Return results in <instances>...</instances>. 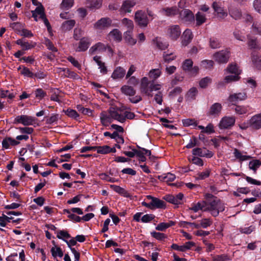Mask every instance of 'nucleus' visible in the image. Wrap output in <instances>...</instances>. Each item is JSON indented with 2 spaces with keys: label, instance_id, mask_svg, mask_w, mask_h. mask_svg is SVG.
<instances>
[{
  "label": "nucleus",
  "instance_id": "1",
  "mask_svg": "<svg viewBox=\"0 0 261 261\" xmlns=\"http://www.w3.org/2000/svg\"><path fill=\"white\" fill-rule=\"evenodd\" d=\"M162 74L161 69L160 68L152 69L148 72L149 77L152 80L149 82L147 77H144L141 79L140 90L142 93L152 97V92L158 91L161 89L162 85L159 84H155L154 81L158 79Z\"/></svg>",
  "mask_w": 261,
  "mask_h": 261
},
{
  "label": "nucleus",
  "instance_id": "2",
  "mask_svg": "<svg viewBox=\"0 0 261 261\" xmlns=\"http://www.w3.org/2000/svg\"><path fill=\"white\" fill-rule=\"evenodd\" d=\"M206 211L209 212L214 216H217L220 212L225 210L224 204L219 199H214L211 202H206Z\"/></svg>",
  "mask_w": 261,
  "mask_h": 261
},
{
  "label": "nucleus",
  "instance_id": "3",
  "mask_svg": "<svg viewBox=\"0 0 261 261\" xmlns=\"http://www.w3.org/2000/svg\"><path fill=\"white\" fill-rule=\"evenodd\" d=\"M210 7L206 4L199 6V11L196 13L195 19L196 26H200L206 22L207 15L210 13Z\"/></svg>",
  "mask_w": 261,
  "mask_h": 261
},
{
  "label": "nucleus",
  "instance_id": "4",
  "mask_svg": "<svg viewBox=\"0 0 261 261\" xmlns=\"http://www.w3.org/2000/svg\"><path fill=\"white\" fill-rule=\"evenodd\" d=\"M112 21L108 17H103L97 20L93 25L94 29L101 32L111 26Z\"/></svg>",
  "mask_w": 261,
  "mask_h": 261
},
{
  "label": "nucleus",
  "instance_id": "5",
  "mask_svg": "<svg viewBox=\"0 0 261 261\" xmlns=\"http://www.w3.org/2000/svg\"><path fill=\"white\" fill-rule=\"evenodd\" d=\"M230 51L228 48L222 49L213 55V59L219 63H226L229 58Z\"/></svg>",
  "mask_w": 261,
  "mask_h": 261
},
{
  "label": "nucleus",
  "instance_id": "6",
  "mask_svg": "<svg viewBox=\"0 0 261 261\" xmlns=\"http://www.w3.org/2000/svg\"><path fill=\"white\" fill-rule=\"evenodd\" d=\"M212 7L218 17L225 18L228 15V13L220 2L215 1L212 3Z\"/></svg>",
  "mask_w": 261,
  "mask_h": 261
},
{
  "label": "nucleus",
  "instance_id": "7",
  "mask_svg": "<svg viewBox=\"0 0 261 261\" xmlns=\"http://www.w3.org/2000/svg\"><path fill=\"white\" fill-rule=\"evenodd\" d=\"M135 20L141 27H145L147 25L149 19L145 12L139 10L135 13Z\"/></svg>",
  "mask_w": 261,
  "mask_h": 261
},
{
  "label": "nucleus",
  "instance_id": "8",
  "mask_svg": "<svg viewBox=\"0 0 261 261\" xmlns=\"http://www.w3.org/2000/svg\"><path fill=\"white\" fill-rule=\"evenodd\" d=\"M106 50L110 53L112 55L113 54V51L112 48L108 44H105L101 42H98L93 45L89 49V52L93 54L95 53H102Z\"/></svg>",
  "mask_w": 261,
  "mask_h": 261
},
{
  "label": "nucleus",
  "instance_id": "9",
  "mask_svg": "<svg viewBox=\"0 0 261 261\" xmlns=\"http://www.w3.org/2000/svg\"><path fill=\"white\" fill-rule=\"evenodd\" d=\"M235 122L234 117L224 116L220 120L218 126L220 129H228L234 125Z\"/></svg>",
  "mask_w": 261,
  "mask_h": 261
},
{
  "label": "nucleus",
  "instance_id": "10",
  "mask_svg": "<svg viewBox=\"0 0 261 261\" xmlns=\"http://www.w3.org/2000/svg\"><path fill=\"white\" fill-rule=\"evenodd\" d=\"M35 121V118L32 116L22 115L16 116L14 119L15 123H20L23 125H33Z\"/></svg>",
  "mask_w": 261,
  "mask_h": 261
},
{
  "label": "nucleus",
  "instance_id": "11",
  "mask_svg": "<svg viewBox=\"0 0 261 261\" xmlns=\"http://www.w3.org/2000/svg\"><path fill=\"white\" fill-rule=\"evenodd\" d=\"M109 113L111 116V118H112L113 120H116L120 122H124V117L123 116V111L121 109L111 107L109 109Z\"/></svg>",
  "mask_w": 261,
  "mask_h": 261
},
{
  "label": "nucleus",
  "instance_id": "12",
  "mask_svg": "<svg viewBox=\"0 0 261 261\" xmlns=\"http://www.w3.org/2000/svg\"><path fill=\"white\" fill-rule=\"evenodd\" d=\"M247 98V93L244 91L241 92L230 94L228 98V101L232 105H236L239 101L245 100Z\"/></svg>",
  "mask_w": 261,
  "mask_h": 261
},
{
  "label": "nucleus",
  "instance_id": "13",
  "mask_svg": "<svg viewBox=\"0 0 261 261\" xmlns=\"http://www.w3.org/2000/svg\"><path fill=\"white\" fill-rule=\"evenodd\" d=\"M167 34L171 40H177L181 34V30L179 25H173L169 27L167 30Z\"/></svg>",
  "mask_w": 261,
  "mask_h": 261
},
{
  "label": "nucleus",
  "instance_id": "14",
  "mask_svg": "<svg viewBox=\"0 0 261 261\" xmlns=\"http://www.w3.org/2000/svg\"><path fill=\"white\" fill-rule=\"evenodd\" d=\"M179 18L184 22L191 23L195 20V16L193 12L189 9H185L179 12Z\"/></svg>",
  "mask_w": 261,
  "mask_h": 261
},
{
  "label": "nucleus",
  "instance_id": "15",
  "mask_svg": "<svg viewBox=\"0 0 261 261\" xmlns=\"http://www.w3.org/2000/svg\"><path fill=\"white\" fill-rule=\"evenodd\" d=\"M137 0H126L123 1L120 11L121 13H130L132 9L136 5Z\"/></svg>",
  "mask_w": 261,
  "mask_h": 261
},
{
  "label": "nucleus",
  "instance_id": "16",
  "mask_svg": "<svg viewBox=\"0 0 261 261\" xmlns=\"http://www.w3.org/2000/svg\"><path fill=\"white\" fill-rule=\"evenodd\" d=\"M13 28L18 31V33L25 37H31L33 36L32 33L23 28L22 24L20 23H14L12 24Z\"/></svg>",
  "mask_w": 261,
  "mask_h": 261
},
{
  "label": "nucleus",
  "instance_id": "17",
  "mask_svg": "<svg viewBox=\"0 0 261 261\" xmlns=\"http://www.w3.org/2000/svg\"><path fill=\"white\" fill-rule=\"evenodd\" d=\"M107 39L110 41L119 42L122 40V34L118 29H114L108 34Z\"/></svg>",
  "mask_w": 261,
  "mask_h": 261
},
{
  "label": "nucleus",
  "instance_id": "18",
  "mask_svg": "<svg viewBox=\"0 0 261 261\" xmlns=\"http://www.w3.org/2000/svg\"><path fill=\"white\" fill-rule=\"evenodd\" d=\"M222 109V107L221 103H215L211 106L207 115L214 117H217L220 115Z\"/></svg>",
  "mask_w": 261,
  "mask_h": 261
},
{
  "label": "nucleus",
  "instance_id": "19",
  "mask_svg": "<svg viewBox=\"0 0 261 261\" xmlns=\"http://www.w3.org/2000/svg\"><path fill=\"white\" fill-rule=\"evenodd\" d=\"M90 42L89 39L83 38L81 39L79 44L74 45V49L76 51H84L89 47Z\"/></svg>",
  "mask_w": 261,
  "mask_h": 261
},
{
  "label": "nucleus",
  "instance_id": "20",
  "mask_svg": "<svg viewBox=\"0 0 261 261\" xmlns=\"http://www.w3.org/2000/svg\"><path fill=\"white\" fill-rule=\"evenodd\" d=\"M159 12L163 15L172 17L178 14L179 11L176 7H173L162 8Z\"/></svg>",
  "mask_w": 261,
  "mask_h": 261
},
{
  "label": "nucleus",
  "instance_id": "21",
  "mask_svg": "<svg viewBox=\"0 0 261 261\" xmlns=\"http://www.w3.org/2000/svg\"><path fill=\"white\" fill-rule=\"evenodd\" d=\"M249 120L252 128L256 129L261 128V113L253 116Z\"/></svg>",
  "mask_w": 261,
  "mask_h": 261
},
{
  "label": "nucleus",
  "instance_id": "22",
  "mask_svg": "<svg viewBox=\"0 0 261 261\" xmlns=\"http://www.w3.org/2000/svg\"><path fill=\"white\" fill-rule=\"evenodd\" d=\"M32 17L36 21H38L41 18L45 16L43 7H37L34 10L31 11Z\"/></svg>",
  "mask_w": 261,
  "mask_h": 261
},
{
  "label": "nucleus",
  "instance_id": "23",
  "mask_svg": "<svg viewBox=\"0 0 261 261\" xmlns=\"http://www.w3.org/2000/svg\"><path fill=\"white\" fill-rule=\"evenodd\" d=\"M125 72V70L123 68L118 66L114 70L111 77L115 80L121 79L124 76Z\"/></svg>",
  "mask_w": 261,
  "mask_h": 261
},
{
  "label": "nucleus",
  "instance_id": "24",
  "mask_svg": "<svg viewBox=\"0 0 261 261\" xmlns=\"http://www.w3.org/2000/svg\"><path fill=\"white\" fill-rule=\"evenodd\" d=\"M252 64L254 68L257 70H261V56L256 53L251 54Z\"/></svg>",
  "mask_w": 261,
  "mask_h": 261
},
{
  "label": "nucleus",
  "instance_id": "25",
  "mask_svg": "<svg viewBox=\"0 0 261 261\" xmlns=\"http://www.w3.org/2000/svg\"><path fill=\"white\" fill-rule=\"evenodd\" d=\"M193 37L192 31L189 29H186L182 36V44L185 46L187 45L191 41Z\"/></svg>",
  "mask_w": 261,
  "mask_h": 261
},
{
  "label": "nucleus",
  "instance_id": "26",
  "mask_svg": "<svg viewBox=\"0 0 261 261\" xmlns=\"http://www.w3.org/2000/svg\"><path fill=\"white\" fill-rule=\"evenodd\" d=\"M93 60L96 63L102 74H106L108 72L107 67L105 63L101 61L100 56H96L93 57Z\"/></svg>",
  "mask_w": 261,
  "mask_h": 261
},
{
  "label": "nucleus",
  "instance_id": "27",
  "mask_svg": "<svg viewBox=\"0 0 261 261\" xmlns=\"http://www.w3.org/2000/svg\"><path fill=\"white\" fill-rule=\"evenodd\" d=\"M225 73H231L236 76H240L241 70L236 64H231L225 69Z\"/></svg>",
  "mask_w": 261,
  "mask_h": 261
},
{
  "label": "nucleus",
  "instance_id": "28",
  "mask_svg": "<svg viewBox=\"0 0 261 261\" xmlns=\"http://www.w3.org/2000/svg\"><path fill=\"white\" fill-rule=\"evenodd\" d=\"M111 116L109 113V110L108 112H102L100 114V118L101 123L103 125L108 126L113 121L112 118H111Z\"/></svg>",
  "mask_w": 261,
  "mask_h": 261
},
{
  "label": "nucleus",
  "instance_id": "29",
  "mask_svg": "<svg viewBox=\"0 0 261 261\" xmlns=\"http://www.w3.org/2000/svg\"><path fill=\"white\" fill-rule=\"evenodd\" d=\"M102 4V0H87V6L92 10L99 9Z\"/></svg>",
  "mask_w": 261,
  "mask_h": 261
},
{
  "label": "nucleus",
  "instance_id": "30",
  "mask_svg": "<svg viewBox=\"0 0 261 261\" xmlns=\"http://www.w3.org/2000/svg\"><path fill=\"white\" fill-rule=\"evenodd\" d=\"M176 176L174 174L171 173H167L158 176V179L162 181L169 184L170 182L175 180Z\"/></svg>",
  "mask_w": 261,
  "mask_h": 261
},
{
  "label": "nucleus",
  "instance_id": "31",
  "mask_svg": "<svg viewBox=\"0 0 261 261\" xmlns=\"http://www.w3.org/2000/svg\"><path fill=\"white\" fill-rule=\"evenodd\" d=\"M206 202L202 201L198 202L196 204H193L192 206L190 208L191 210L193 211L194 212H197L199 210L202 211H206Z\"/></svg>",
  "mask_w": 261,
  "mask_h": 261
},
{
  "label": "nucleus",
  "instance_id": "32",
  "mask_svg": "<svg viewBox=\"0 0 261 261\" xmlns=\"http://www.w3.org/2000/svg\"><path fill=\"white\" fill-rule=\"evenodd\" d=\"M19 144V142L10 137L6 138L2 141V147L5 149H8L10 145L15 146Z\"/></svg>",
  "mask_w": 261,
  "mask_h": 261
},
{
  "label": "nucleus",
  "instance_id": "33",
  "mask_svg": "<svg viewBox=\"0 0 261 261\" xmlns=\"http://www.w3.org/2000/svg\"><path fill=\"white\" fill-rule=\"evenodd\" d=\"M229 15L236 20L240 19L242 17V12L237 8H228Z\"/></svg>",
  "mask_w": 261,
  "mask_h": 261
},
{
  "label": "nucleus",
  "instance_id": "34",
  "mask_svg": "<svg viewBox=\"0 0 261 261\" xmlns=\"http://www.w3.org/2000/svg\"><path fill=\"white\" fill-rule=\"evenodd\" d=\"M75 24L74 20L70 19L63 22L61 25L62 31L67 32L71 30Z\"/></svg>",
  "mask_w": 261,
  "mask_h": 261
},
{
  "label": "nucleus",
  "instance_id": "35",
  "mask_svg": "<svg viewBox=\"0 0 261 261\" xmlns=\"http://www.w3.org/2000/svg\"><path fill=\"white\" fill-rule=\"evenodd\" d=\"M248 45L251 49H259L260 47L256 38H251L250 35H247Z\"/></svg>",
  "mask_w": 261,
  "mask_h": 261
},
{
  "label": "nucleus",
  "instance_id": "36",
  "mask_svg": "<svg viewBox=\"0 0 261 261\" xmlns=\"http://www.w3.org/2000/svg\"><path fill=\"white\" fill-rule=\"evenodd\" d=\"M251 31L253 34L261 36V22L254 21L251 27Z\"/></svg>",
  "mask_w": 261,
  "mask_h": 261
},
{
  "label": "nucleus",
  "instance_id": "37",
  "mask_svg": "<svg viewBox=\"0 0 261 261\" xmlns=\"http://www.w3.org/2000/svg\"><path fill=\"white\" fill-rule=\"evenodd\" d=\"M225 77L224 78V83L228 84L231 82H236L240 80V77L236 76L233 74L225 73Z\"/></svg>",
  "mask_w": 261,
  "mask_h": 261
},
{
  "label": "nucleus",
  "instance_id": "38",
  "mask_svg": "<svg viewBox=\"0 0 261 261\" xmlns=\"http://www.w3.org/2000/svg\"><path fill=\"white\" fill-rule=\"evenodd\" d=\"M124 39L130 45H135L137 42L136 40L133 37L132 31H127L124 33Z\"/></svg>",
  "mask_w": 261,
  "mask_h": 261
},
{
  "label": "nucleus",
  "instance_id": "39",
  "mask_svg": "<svg viewBox=\"0 0 261 261\" xmlns=\"http://www.w3.org/2000/svg\"><path fill=\"white\" fill-rule=\"evenodd\" d=\"M174 224L175 223L172 221H170L168 223H160L155 227V229L159 231H164L168 228L174 225Z\"/></svg>",
  "mask_w": 261,
  "mask_h": 261
},
{
  "label": "nucleus",
  "instance_id": "40",
  "mask_svg": "<svg viewBox=\"0 0 261 261\" xmlns=\"http://www.w3.org/2000/svg\"><path fill=\"white\" fill-rule=\"evenodd\" d=\"M121 90L123 93L129 96L134 95L136 93V91L134 90V89L133 87L127 85H124L122 86L121 88Z\"/></svg>",
  "mask_w": 261,
  "mask_h": 261
},
{
  "label": "nucleus",
  "instance_id": "41",
  "mask_svg": "<svg viewBox=\"0 0 261 261\" xmlns=\"http://www.w3.org/2000/svg\"><path fill=\"white\" fill-rule=\"evenodd\" d=\"M17 69L18 70H21L20 73L25 76L34 77V73H33L29 68L25 67L19 66Z\"/></svg>",
  "mask_w": 261,
  "mask_h": 261
},
{
  "label": "nucleus",
  "instance_id": "42",
  "mask_svg": "<svg viewBox=\"0 0 261 261\" xmlns=\"http://www.w3.org/2000/svg\"><path fill=\"white\" fill-rule=\"evenodd\" d=\"M209 46L212 49H217L221 47L220 41L216 38H211L209 41Z\"/></svg>",
  "mask_w": 261,
  "mask_h": 261
},
{
  "label": "nucleus",
  "instance_id": "43",
  "mask_svg": "<svg viewBox=\"0 0 261 261\" xmlns=\"http://www.w3.org/2000/svg\"><path fill=\"white\" fill-rule=\"evenodd\" d=\"M122 24L127 28V31H133L134 29V23L133 21L127 18H124L121 20Z\"/></svg>",
  "mask_w": 261,
  "mask_h": 261
},
{
  "label": "nucleus",
  "instance_id": "44",
  "mask_svg": "<svg viewBox=\"0 0 261 261\" xmlns=\"http://www.w3.org/2000/svg\"><path fill=\"white\" fill-rule=\"evenodd\" d=\"M153 41L156 46L159 49L162 50L166 49L168 46V44L166 42H164L161 38H156L153 40Z\"/></svg>",
  "mask_w": 261,
  "mask_h": 261
},
{
  "label": "nucleus",
  "instance_id": "45",
  "mask_svg": "<svg viewBox=\"0 0 261 261\" xmlns=\"http://www.w3.org/2000/svg\"><path fill=\"white\" fill-rule=\"evenodd\" d=\"M250 192V189L248 187L238 188L236 191L233 192V195L236 197L240 196V194H247Z\"/></svg>",
  "mask_w": 261,
  "mask_h": 261
},
{
  "label": "nucleus",
  "instance_id": "46",
  "mask_svg": "<svg viewBox=\"0 0 261 261\" xmlns=\"http://www.w3.org/2000/svg\"><path fill=\"white\" fill-rule=\"evenodd\" d=\"M261 162L258 160L251 161L249 164V168L254 171L255 173L256 170L260 166Z\"/></svg>",
  "mask_w": 261,
  "mask_h": 261
},
{
  "label": "nucleus",
  "instance_id": "47",
  "mask_svg": "<svg viewBox=\"0 0 261 261\" xmlns=\"http://www.w3.org/2000/svg\"><path fill=\"white\" fill-rule=\"evenodd\" d=\"M35 97L39 100H41L47 95L46 92L41 88H38L34 91Z\"/></svg>",
  "mask_w": 261,
  "mask_h": 261
},
{
  "label": "nucleus",
  "instance_id": "48",
  "mask_svg": "<svg viewBox=\"0 0 261 261\" xmlns=\"http://www.w3.org/2000/svg\"><path fill=\"white\" fill-rule=\"evenodd\" d=\"M212 82V79L209 77L202 78L199 82V85L201 88H206Z\"/></svg>",
  "mask_w": 261,
  "mask_h": 261
},
{
  "label": "nucleus",
  "instance_id": "49",
  "mask_svg": "<svg viewBox=\"0 0 261 261\" xmlns=\"http://www.w3.org/2000/svg\"><path fill=\"white\" fill-rule=\"evenodd\" d=\"M193 61L191 59L185 60L182 64V68L186 72H188L193 67Z\"/></svg>",
  "mask_w": 261,
  "mask_h": 261
},
{
  "label": "nucleus",
  "instance_id": "50",
  "mask_svg": "<svg viewBox=\"0 0 261 261\" xmlns=\"http://www.w3.org/2000/svg\"><path fill=\"white\" fill-rule=\"evenodd\" d=\"M234 156L240 161H246L250 158V156L246 155H242L241 152L237 149H234L233 152Z\"/></svg>",
  "mask_w": 261,
  "mask_h": 261
},
{
  "label": "nucleus",
  "instance_id": "51",
  "mask_svg": "<svg viewBox=\"0 0 261 261\" xmlns=\"http://www.w3.org/2000/svg\"><path fill=\"white\" fill-rule=\"evenodd\" d=\"M176 56L172 53H164L163 55V58L165 62L170 63L172 61L175 60Z\"/></svg>",
  "mask_w": 261,
  "mask_h": 261
},
{
  "label": "nucleus",
  "instance_id": "52",
  "mask_svg": "<svg viewBox=\"0 0 261 261\" xmlns=\"http://www.w3.org/2000/svg\"><path fill=\"white\" fill-rule=\"evenodd\" d=\"M50 251H51L52 255L54 257H56L57 256L62 257L63 255V252L62 249L60 247H52Z\"/></svg>",
  "mask_w": 261,
  "mask_h": 261
},
{
  "label": "nucleus",
  "instance_id": "53",
  "mask_svg": "<svg viewBox=\"0 0 261 261\" xmlns=\"http://www.w3.org/2000/svg\"><path fill=\"white\" fill-rule=\"evenodd\" d=\"M73 5V0H63L61 4V8L63 10H68Z\"/></svg>",
  "mask_w": 261,
  "mask_h": 261
},
{
  "label": "nucleus",
  "instance_id": "54",
  "mask_svg": "<svg viewBox=\"0 0 261 261\" xmlns=\"http://www.w3.org/2000/svg\"><path fill=\"white\" fill-rule=\"evenodd\" d=\"M165 202L157 198H155L153 204V210L155 208H165Z\"/></svg>",
  "mask_w": 261,
  "mask_h": 261
},
{
  "label": "nucleus",
  "instance_id": "55",
  "mask_svg": "<svg viewBox=\"0 0 261 261\" xmlns=\"http://www.w3.org/2000/svg\"><path fill=\"white\" fill-rule=\"evenodd\" d=\"M111 188L116 193L124 196H127V192L124 189L116 185H111Z\"/></svg>",
  "mask_w": 261,
  "mask_h": 261
},
{
  "label": "nucleus",
  "instance_id": "56",
  "mask_svg": "<svg viewBox=\"0 0 261 261\" xmlns=\"http://www.w3.org/2000/svg\"><path fill=\"white\" fill-rule=\"evenodd\" d=\"M57 237L59 239L63 240L64 242L67 241L66 239L71 238L70 234L67 231L64 230H60L57 233Z\"/></svg>",
  "mask_w": 261,
  "mask_h": 261
},
{
  "label": "nucleus",
  "instance_id": "57",
  "mask_svg": "<svg viewBox=\"0 0 261 261\" xmlns=\"http://www.w3.org/2000/svg\"><path fill=\"white\" fill-rule=\"evenodd\" d=\"M97 152L101 154H107L110 153V147L108 145L96 147Z\"/></svg>",
  "mask_w": 261,
  "mask_h": 261
},
{
  "label": "nucleus",
  "instance_id": "58",
  "mask_svg": "<svg viewBox=\"0 0 261 261\" xmlns=\"http://www.w3.org/2000/svg\"><path fill=\"white\" fill-rule=\"evenodd\" d=\"M249 109L248 107L238 106L235 108V111L237 114L242 115L247 113L249 111Z\"/></svg>",
  "mask_w": 261,
  "mask_h": 261
},
{
  "label": "nucleus",
  "instance_id": "59",
  "mask_svg": "<svg viewBox=\"0 0 261 261\" xmlns=\"http://www.w3.org/2000/svg\"><path fill=\"white\" fill-rule=\"evenodd\" d=\"M213 223V221L210 218H204L200 220V227L206 228L211 226Z\"/></svg>",
  "mask_w": 261,
  "mask_h": 261
},
{
  "label": "nucleus",
  "instance_id": "60",
  "mask_svg": "<svg viewBox=\"0 0 261 261\" xmlns=\"http://www.w3.org/2000/svg\"><path fill=\"white\" fill-rule=\"evenodd\" d=\"M210 170L209 169H206L203 172L198 173L197 176L196 177L197 180H202L207 177L210 175Z\"/></svg>",
  "mask_w": 261,
  "mask_h": 261
},
{
  "label": "nucleus",
  "instance_id": "61",
  "mask_svg": "<svg viewBox=\"0 0 261 261\" xmlns=\"http://www.w3.org/2000/svg\"><path fill=\"white\" fill-rule=\"evenodd\" d=\"M182 122L185 126H189L191 125L196 126L198 124L196 120L194 119L191 118L183 119Z\"/></svg>",
  "mask_w": 261,
  "mask_h": 261
},
{
  "label": "nucleus",
  "instance_id": "62",
  "mask_svg": "<svg viewBox=\"0 0 261 261\" xmlns=\"http://www.w3.org/2000/svg\"><path fill=\"white\" fill-rule=\"evenodd\" d=\"M65 114L70 118L77 119L79 117V115L74 110L67 109L65 112Z\"/></svg>",
  "mask_w": 261,
  "mask_h": 261
},
{
  "label": "nucleus",
  "instance_id": "63",
  "mask_svg": "<svg viewBox=\"0 0 261 261\" xmlns=\"http://www.w3.org/2000/svg\"><path fill=\"white\" fill-rule=\"evenodd\" d=\"M214 65V62L212 60H204L201 61V66L206 69L212 68Z\"/></svg>",
  "mask_w": 261,
  "mask_h": 261
},
{
  "label": "nucleus",
  "instance_id": "64",
  "mask_svg": "<svg viewBox=\"0 0 261 261\" xmlns=\"http://www.w3.org/2000/svg\"><path fill=\"white\" fill-rule=\"evenodd\" d=\"M253 7L256 12L261 14V0H254Z\"/></svg>",
  "mask_w": 261,
  "mask_h": 261
}]
</instances>
